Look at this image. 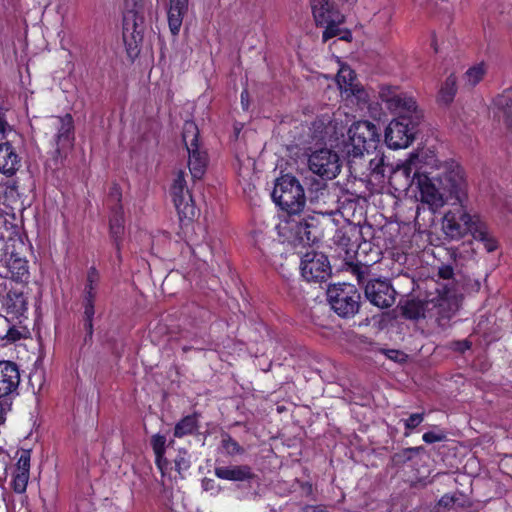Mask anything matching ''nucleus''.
Here are the masks:
<instances>
[{"label":"nucleus","mask_w":512,"mask_h":512,"mask_svg":"<svg viewBox=\"0 0 512 512\" xmlns=\"http://www.w3.org/2000/svg\"><path fill=\"white\" fill-rule=\"evenodd\" d=\"M420 199L436 210L447 202L461 204L467 201V182L462 167L455 161L439 163L435 169L422 174L418 180Z\"/></svg>","instance_id":"f257e3e1"},{"label":"nucleus","mask_w":512,"mask_h":512,"mask_svg":"<svg viewBox=\"0 0 512 512\" xmlns=\"http://www.w3.org/2000/svg\"><path fill=\"white\" fill-rule=\"evenodd\" d=\"M271 196L273 201L287 212V215L299 214L306 202L303 187L291 175H283L276 180Z\"/></svg>","instance_id":"f03ea898"},{"label":"nucleus","mask_w":512,"mask_h":512,"mask_svg":"<svg viewBox=\"0 0 512 512\" xmlns=\"http://www.w3.org/2000/svg\"><path fill=\"white\" fill-rule=\"evenodd\" d=\"M379 99L385 105V108L393 115L395 119H414L419 121L421 114L415 99L408 93L402 91L397 86L381 85L378 91Z\"/></svg>","instance_id":"7ed1b4c3"},{"label":"nucleus","mask_w":512,"mask_h":512,"mask_svg":"<svg viewBox=\"0 0 512 512\" xmlns=\"http://www.w3.org/2000/svg\"><path fill=\"white\" fill-rule=\"evenodd\" d=\"M314 218L309 220L299 214L283 216L276 225V230L283 242L292 245H310L314 243L316 235L313 233Z\"/></svg>","instance_id":"20e7f679"},{"label":"nucleus","mask_w":512,"mask_h":512,"mask_svg":"<svg viewBox=\"0 0 512 512\" xmlns=\"http://www.w3.org/2000/svg\"><path fill=\"white\" fill-rule=\"evenodd\" d=\"M199 129L193 121L183 125L182 139L188 152V167L193 180H199L206 171L207 155L198 143Z\"/></svg>","instance_id":"39448f33"},{"label":"nucleus","mask_w":512,"mask_h":512,"mask_svg":"<svg viewBox=\"0 0 512 512\" xmlns=\"http://www.w3.org/2000/svg\"><path fill=\"white\" fill-rule=\"evenodd\" d=\"M331 308L341 317H350L358 312L360 294L356 287L349 283H338L327 290Z\"/></svg>","instance_id":"423d86ee"},{"label":"nucleus","mask_w":512,"mask_h":512,"mask_svg":"<svg viewBox=\"0 0 512 512\" xmlns=\"http://www.w3.org/2000/svg\"><path fill=\"white\" fill-rule=\"evenodd\" d=\"M465 204H458L459 207L453 211H448L442 221V230L450 239H460L467 233L472 234L474 226L480 221L479 216L471 215L465 210Z\"/></svg>","instance_id":"0eeeda50"},{"label":"nucleus","mask_w":512,"mask_h":512,"mask_svg":"<svg viewBox=\"0 0 512 512\" xmlns=\"http://www.w3.org/2000/svg\"><path fill=\"white\" fill-rule=\"evenodd\" d=\"M310 5L316 25L325 27L323 41L336 36L344 16L334 8L330 0H310Z\"/></svg>","instance_id":"6e6552de"},{"label":"nucleus","mask_w":512,"mask_h":512,"mask_svg":"<svg viewBox=\"0 0 512 512\" xmlns=\"http://www.w3.org/2000/svg\"><path fill=\"white\" fill-rule=\"evenodd\" d=\"M309 170L324 180H332L341 171L339 155L328 148L313 151L308 157Z\"/></svg>","instance_id":"1a4fd4ad"},{"label":"nucleus","mask_w":512,"mask_h":512,"mask_svg":"<svg viewBox=\"0 0 512 512\" xmlns=\"http://www.w3.org/2000/svg\"><path fill=\"white\" fill-rule=\"evenodd\" d=\"M52 125L57 129L55 134V152L54 161L55 165L62 164L63 159L66 158L68 152L73 148L74 145V121L71 114H65L64 116L52 117Z\"/></svg>","instance_id":"9d476101"},{"label":"nucleus","mask_w":512,"mask_h":512,"mask_svg":"<svg viewBox=\"0 0 512 512\" xmlns=\"http://www.w3.org/2000/svg\"><path fill=\"white\" fill-rule=\"evenodd\" d=\"M170 193L180 219L192 220L196 216L197 210L187 187L185 171L179 170L175 174Z\"/></svg>","instance_id":"9b49d317"},{"label":"nucleus","mask_w":512,"mask_h":512,"mask_svg":"<svg viewBox=\"0 0 512 512\" xmlns=\"http://www.w3.org/2000/svg\"><path fill=\"white\" fill-rule=\"evenodd\" d=\"M419 121L414 119H393L385 130V142L391 149L407 148L415 136V127Z\"/></svg>","instance_id":"f8f14e48"},{"label":"nucleus","mask_w":512,"mask_h":512,"mask_svg":"<svg viewBox=\"0 0 512 512\" xmlns=\"http://www.w3.org/2000/svg\"><path fill=\"white\" fill-rule=\"evenodd\" d=\"M301 274L308 282H321L326 280L331 268L328 258L318 252H307L301 260Z\"/></svg>","instance_id":"ddd939ff"},{"label":"nucleus","mask_w":512,"mask_h":512,"mask_svg":"<svg viewBox=\"0 0 512 512\" xmlns=\"http://www.w3.org/2000/svg\"><path fill=\"white\" fill-rule=\"evenodd\" d=\"M419 155L411 153L409 158L401 161L391 169L390 183L393 185L400 184L402 187H409L413 180L422 176L419 172Z\"/></svg>","instance_id":"4468645a"},{"label":"nucleus","mask_w":512,"mask_h":512,"mask_svg":"<svg viewBox=\"0 0 512 512\" xmlns=\"http://www.w3.org/2000/svg\"><path fill=\"white\" fill-rule=\"evenodd\" d=\"M365 296L379 308H388L395 302V290L384 280H370L365 287Z\"/></svg>","instance_id":"2eb2a0df"},{"label":"nucleus","mask_w":512,"mask_h":512,"mask_svg":"<svg viewBox=\"0 0 512 512\" xmlns=\"http://www.w3.org/2000/svg\"><path fill=\"white\" fill-rule=\"evenodd\" d=\"M31 457L29 450H22L13 473L12 486L16 493H24L30 478Z\"/></svg>","instance_id":"dca6fc26"},{"label":"nucleus","mask_w":512,"mask_h":512,"mask_svg":"<svg viewBox=\"0 0 512 512\" xmlns=\"http://www.w3.org/2000/svg\"><path fill=\"white\" fill-rule=\"evenodd\" d=\"M348 136L352 141L358 139L368 149L375 147V142L378 139L376 126L370 121H357L353 123L348 129Z\"/></svg>","instance_id":"f3484780"},{"label":"nucleus","mask_w":512,"mask_h":512,"mask_svg":"<svg viewBox=\"0 0 512 512\" xmlns=\"http://www.w3.org/2000/svg\"><path fill=\"white\" fill-rule=\"evenodd\" d=\"M20 381L18 368L11 362H0V398L8 396L17 388Z\"/></svg>","instance_id":"a211bd4d"},{"label":"nucleus","mask_w":512,"mask_h":512,"mask_svg":"<svg viewBox=\"0 0 512 512\" xmlns=\"http://www.w3.org/2000/svg\"><path fill=\"white\" fill-rule=\"evenodd\" d=\"M336 126L333 124L331 116L322 115L316 118L309 127V138L311 142H324L332 138L335 134Z\"/></svg>","instance_id":"6ab92c4d"},{"label":"nucleus","mask_w":512,"mask_h":512,"mask_svg":"<svg viewBox=\"0 0 512 512\" xmlns=\"http://www.w3.org/2000/svg\"><path fill=\"white\" fill-rule=\"evenodd\" d=\"M188 11V0H168L167 18L171 33L179 34L183 18Z\"/></svg>","instance_id":"aec40b11"},{"label":"nucleus","mask_w":512,"mask_h":512,"mask_svg":"<svg viewBox=\"0 0 512 512\" xmlns=\"http://www.w3.org/2000/svg\"><path fill=\"white\" fill-rule=\"evenodd\" d=\"M20 159L8 143L0 144V172L11 176L19 168Z\"/></svg>","instance_id":"412c9836"},{"label":"nucleus","mask_w":512,"mask_h":512,"mask_svg":"<svg viewBox=\"0 0 512 512\" xmlns=\"http://www.w3.org/2000/svg\"><path fill=\"white\" fill-rule=\"evenodd\" d=\"M215 475L224 480L244 481L252 477V472L247 465L219 466L215 468Z\"/></svg>","instance_id":"4be33fe9"},{"label":"nucleus","mask_w":512,"mask_h":512,"mask_svg":"<svg viewBox=\"0 0 512 512\" xmlns=\"http://www.w3.org/2000/svg\"><path fill=\"white\" fill-rule=\"evenodd\" d=\"M472 236L475 240L483 243L487 252H493L498 247L497 240L490 233L486 223H484L481 219L477 226L473 227Z\"/></svg>","instance_id":"5701e85b"},{"label":"nucleus","mask_w":512,"mask_h":512,"mask_svg":"<svg viewBox=\"0 0 512 512\" xmlns=\"http://www.w3.org/2000/svg\"><path fill=\"white\" fill-rule=\"evenodd\" d=\"M496 108L502 113L505 123L512 127V90H505L494 100Z\"/></svg>","instance_id":"b1692460"},{"label":"nucleus","mask_w":512,"mask_h":512,"mask_svg":"<svg viewBox=\"0 0 512 512\" xmlns=\"http://www.w3.org/2000/svg\"><path fill=\"white\" fill-rule=\"evenodd\" d=\"M11 277L15 281L24 282L29 278L28 261L22 258L11 256L7 262Z\"/></svg>","instance_id":"393cba45"},{"label":"nucleus","mask_w":512,"mask_h":512,"mask_svg":"<svg viewBox=\"0 0 512 512\" xmlns=\"http://www.w3.org/2000/svg\"><path fill=\"white\" fill-rule=\"evenodd\" d=\"M337 84L342 96L358 84L355 73L349 66L341 65L337 74Z\"/></svg>","instance_id":"a878e982"},{"label":"nucleus","mask_w":512,"mask_h":512,"mask_svg":"<svg viewBox=\"0 0 512 512\" xmlns=\"http://www.w3.org/2000/svg\"><path fill=\"white\" fill-rule=\"evenodd\" d=\"M124 232V219L122 208L119 206L114 211L110 218V234L114 239L117 249H119V242Z\"/></svg>","instance_id":"bb28decb"},{"label":"nucleus","mask_w":512,"mask_h":512,"mask_svg":"<svg viewBox=\"0 0 512 512\" xmlns=\"http://www.w3.org/2000/svg\"><path fill=\"white\" fill-rule=\"evenodd\" d=\"M457 80L456 77L451 74L447 77L445 82L442 84L439 94H438V101L447 105L450 104L457 92V86H456Z\"/></svg>","instance_id":"cd10ccee"},{"label":"nucleus","mask_w":512,"mask_h":512,"mask_svg":"<svg viewBox=\"0 0 512 512\" xmlns=\"http://www.w3.org/2000/svg\"><path fill=\"white\" fill-rule=\"evenodd\" d=\"M368 150L369 149L358 139L352 141L347 135V138L343 140L342 152L345 153L349 159L360 158L365 152H368Z\"/></svg>","instance_id":"c85d7f7f"},{"label":"nucleus","mask_w":512,"mask_h":512,"mask_svg":"<svg viewBox=\"0 0 512 512\" xmlns=\"http://www.w3.org/2000/svg\"><path fill=\"white\" fill-rule=\"evenodd\" d=\"M487 72V67L484 62H480L470 67L463 75V81L466 86L474 87L484 77Z\"/></svg>","instance_id":"c756f323"},{"label":"nucleus","mask_w":512,"mask_h":512,"mask_svg":"<svg viewBox=\"0 0 512 512\" xmlns=\"http://www.w3.org/2000/svg\"><path fill=\"white\" fill-rule=\"evenodd\" d=\"M197 429V418L194 415H188L181 419L175 426L174 436L183 437L192 434Z\"/></svg>","instance_id":"7c9ffc66"},{"label":"nucleus","mask_w":512,"mask_h":512,"mask_svg":"<svg viewBox=\"0 0 512 512\" xmlns=\"http://www.w3.org/2000/svg\"><path fill=\"white\" fill-rule=\"evenodd\" d=\"M166 438L163 435L156 434L151 439V445L156 457V463L162 469V462L164 461Z\"/></svg>","instance_id":"2f4dec72"},{"label":"nucleus","mask_w":512,"mask_h":512,"mask_svg":"<svg viewBox=\"0 0 512 512\" xmlns=\"http://www.w3.org/2000/svg\"><path fill=\"white\" fill-rule=\"evenodd\" d=\"M346 99H355L357 105L365 106L369 102L368 92L358 83L353 86L346 94L343 95Z\"/></svg>","instance_id":"473e14b6"},{"label":"nucleus","mask_w":512,"mask_h":512,"mask_svg":"<svg viewBox=\"0 0 512 512\" xmlns=\"http://www.w3.org/2000/svg\"><path fill=\"white\" fill-rule=\"evenodd\" d=\"M98 281H99V273L94 267H91L87 273V284L85 287V294H86L85 296H91V297L96 296V288H97Z\"/></svg>","instance_id":"72a5a7b5"},{"label":"nucleus","mask_w":512,"mask_h":512,"mask_svg":"<svg viewBox=\"0 0 512 512\" xmlns=\"http://www.w3.org/2000/svg\"><path fill=\"white\" fill-rule=\"evenodd\" d=\"M424 421V413H414L411 414L407 419H405L404 427H405V436H408L410 432L418 427Z\"/></svg>","instance_id":"f704fd0d"},{"label":"nucleus","mask_w":512,"mask_h":512,"mask_svg":"<svg viewBox=\"0 0 512 512\" xmlns=\"http://www.w3.org/2000/svg\"><path fill=\"white\" fill-rule=\"evenodd\" d=\"M222 447L229 455L239 454L242 453L243 451L241 446L229 435L223 437Z\"/></svg>","instance_id":"c9c22d12"},{"label":"nucleus","mask_w":512,"mask_h":512,"mask_svg":"<svg viewBox=\"0 0 512 512\" xmlns=\"http://www.w3.org/2000/svg\"><path fill=\"white\" fill-rule=\"evenodd\" d=\"M369 169L372 174L384 176L386 171L384 157L382 155H376L375 158L370 160Z\"/></svg>","instance_id":"e433bc0d"},{"label":"nucleus","mask_w":512,"mask_h":512,"mask_svg":"<svg viewBox=\"0 0 512 512\" xmlns=\"http://www.w3.org/2000/svg\"><path fill=\"white\" fill-rule=\"evenodd\" d=\"M12 308L14 312L20 316L28 312V302L25 300L22 294H15Z\"/></svg>","instance_id":"4c0bfd02"},{"label":"nucleus","mask_w":512,"mask_h":512,"mask_svg":"<svg viewBox=\"0 0 512 512\" xmlns=\"http://www.w3.org/2000/svg\"><path fill=\"white\" fill-rule=\"evenodd\" d=\"M422 439L425 443L432 444L436 442H442L446 439V435L443 431H429L423 434Z\"/></svg>","instance_id":"58836bf2"},{"label":"nucleus","mask_w":512,"mask_h":512,"mask_svg":"<svg viewBox=\"0 0 512 512\" xmlns=\"http://www.w3.org/2000/svg\"><path fill=\"white\" fill-rule=\"evenodd\" d=\"M418 450H419V448H416V447L406 448L403 451H401L400 453H396L393 456V461L396 464L404 463V462L410 460L412 457V454L417 452Z\"/></svg>","instance_id":"ea45409f"},{"label":"nucleus","mask_w":512,"mask_h":512,"mask_svg":"<svg viewBox=\"0 0 512 512\" xmlns=\"http://www.w3.org/2000/svg\"><path fill=\"white\" fill-rule=\"evenodd\" d=\"M94 299L95 297L85 296L84 300V319H93L94 311Z\"/></svg>","instance_id":"a19ab883"},{"label":"nucleus","mask_w":512,"mask_h":512,"mask_svg":"<svg viewBox=\"0 0 512 512\" xmlns=\"http://www.w3.org/2000/svg\"><path fill=\"white\" fill-rule=\"evenodd\" d=\"M383 353L391 360L395 361V362H403L405 361V358H406V355L399 351V350H395V349H388V350H383Z\"/></svg>","instance_id":"79ce46f5"},{"label":"nucleus","mask_w":512,"mask_h":512,"mask_svg":"<svg viewBox=\"0 0 512 512\" xmlns=\"http://www.w3.org/2000/svg\"><path fill=\"white\" fill-rule=\"evenodd\" d=\"M206 252H211V248L208 244L198 245L192 248V253L194 254V256L199 259H202L203 261H206V259L204 258Z\"/></svg>","instance_id":"37998d69"},{"label":"nucleus","mask_w":512,"mask_h":512,"mask_svg":"<svg viewBox=\"0 0 512 512\" xmlns=\"http://www.w3.org/2000/svg\"><path fill=\"white\" fill-rule=\"evenodd\" d=\"M10 409L9 398H0V425L5 422L6 413Z\"/></svg>","instance_id":"c03bdc74"},{"label":"nucleus","mask_w":512,"mask_h":512,"mask_svg":"<svg viewBox=\"0 0 512 512\" xmlns=\"http://www.w3.org/2000/svg\"><path fill=\"white\" fill-rule=\"evenodd\" d=\"M10 331V323L8 319L0 315V339H5Z\"/></svg>","instance_id":"a18cd8bd"},{"label":"nucleus","mask_w":512,"mask_h":512,"mask_svg":"<svg viewBox=\"0 0 512 512\" xmlns=\"http://www.w3.org/2000/svg\"><path fill=\"white\" fill-rule=\"evenodd\" d=\"M470 347H471V343L468 340L455 341L452 343V348L455 351H459L461 353L470 349Z\"/></svg>","instance_id":"49530a36"},{"label":"nucleus","mask_w":512,"mask_h":512,"mask_svg":"<svg viewBox=\"0 0 512 512\" xmlns=\"http://www.w3.org/2000/svg\"><path fill=\"white\" fill-rule=\"evenodd\" d=\"M175 465L178 471L187 470L190 467V461L185 456H178L175 459Z\"/></svg>","instance_id":"de8ad7c7"},{"label":"nucleus","mask_w":512,"mask_h":512,"mask_svg":"<svg viewBox=\"0 0 512 512\" xmlns=\"http://www.w3.org/2000/svg\"><path fill=\"white\" fill-rule=\"evenodd\" d=\"M456 498L454 495H444L440 498L438 504L439 506H443V507H451L454 502H455Z\"/></svg>","instance_id":"09e8293b"},{"label":"nucleus","mask_w":512,"mask_h":512,"mask_svg":"<svg viewBox=\"0 0 512 512\" xmlns=\"http://www.w3.org/2000/svg\"><path fill=\"white\" fill-rule=\"evenodd\" d=\"M439 276L443 279H450L453 276V269L450 266H443L439 269Z\"/></svg>","instance_id":"8fccbe9b"},{"label":"nucleus","mask_w":512,"mask_h":512,"mask_svg":"<svg viewBox=\"0 0 512 512\" xmlns=\"http://www.w3.org/2000/svg\"><path fill=\"white\" fill-rule=\"evenodd\" d=\"M301 512H327L324 506L321 505H307L302 508Z\"/></svg>","instance_id":"3c124183"},{"label":"nucleus","mask_w":512,"mask_h":512,"mask_svg":"<svg viewBox=\"0 0 512 512\" xmlns=\"http://www.w3.org/2000/svg\"><path fill=\"white\" fill-rule=\"evenodd\" d=\"M20 338V333L18 330L10 326V331L5 339L9 341H16Z\"/></svg>","instance_id":"603ef678"},{"label":"nucleus","mask_w":512,"mask_h":512,"mask_svg":"<svg viewBox=\"0 0 512 512\" xmlns=\"http://www.w3.org/2000/svg\"><path fill=\"white\" fill-rule=\"evenodd\" d=\"M84 328L89 336L93 333V319H84Z\"/></svg>","instance_id":"864d4df0"},{"label":"nucleus","mask_w":512,"mask_h":512,"mask_svg":"<svg viewBox=\"0 0 512 512\" xmlns=\"http://www.w3.org/2000/svg\"><path fill=\"white\" fill-rule=\"evenodd\" d=\"M241 102H242L244 109H247L248 108V91L247 90L242 91Z\"/></svg>","instance_id":"5fc2aeb1"},{"label":"nucleus","mask_w":512,"mask_h":512,"mask_svg":"<svg viewBox=\"0 0 512 512\" xmlns=\"http://www.w3.org/2000/svg\"><path fill=\"white\" fill-rule=\"evenodd\" d=\"M26 73H27L26 78H24V76L22 74L20 75V81H21L22 85L30 84V74H29L28 67H26Z\"/></svg>","instance_id":"6e6d98bb"},{"label":"nucleus","mask_w":512,"mask_h":512,"mask_svg":"<svg viewBox=\"0 0 512 512\" xmlns=\"http://www.w3.org/2000/svg\"><path fill=\"white\" fill-rule=\"evenodd\" d=\"M39 346H40V350H39V356H38V359L37 361L34 363V370L36 369V366L38 365V363L42 360V357H43V351H42V344H41V340L39 339Z\"/></svg>","instance_id":"4d7b16f0"},{"label":"nucleus","mask_w":512,"mask_h":512,"mask_svg":"<svg viewBox=\"0 0 512 512\" xmlns=\"http://www.w3.org/2000/svg\"><path fill=\"white\" fill-rule=\"evenodd\" d=\"M406 314L408 315L409 318H417L418 317V313H411L408 309V307H406Z\"/></svg>","instance_id":"13d9d810"},{"label":"nucleus","mask_w":512,"mask_h":512,"mask_svg":"<svg viewBox=\"0 0 512 512\" xmlns=\"http://www.w3.org/2000/svg\"><path fill=\"white\" fill-rule=\"evenodd\" d=\"M431 45L434 48V51L438 52L439 48H438V45H437V40L435 38L432 39Z\"/></svg>","instance_id":"bf43d9fd"},{"label":"nucleus","mask_w":512,"mask_h":512,"mask_svg":"<svg viewBox=\"0 0 512 512\" xmlns=\"http://www.w3.org/2000/svg\"><path fill=\"white\" fill-rule=\"evenodd\" d=\"M5 131V122L0 119V133Z\"/></svg>","instance_id":"052dcab7"},{"label":"nucleus","mask_w":512,"mask_h":512,"mask_svg":"<svg viewBox=\"0 0 512 512\" xmlns=\"http://www.w3.org/2000/svg\"><path fill=\"white\" fill-rule=\"evenodd\" d=\"M112 195L115 197V199L117 201H119L120 193L118 192V190L116 188L114 189V192L112 193Z\"/></svg>","instance_id":"680f3d73"},{"label":"nucleus","mask_w":512,"mask_h":512,"mask_svg":"<svg viewBox=\"0 0 512 512\" xmlns=\"http://www.w3.org/2000/svg\"><path fill=\"white\" fill-rule=\"evenodd\" d=\"M342 2L348 4V5H352L356 2V0H341Z\"/></svg>","instance_id":"e2e57ef3"}]
</instances>
